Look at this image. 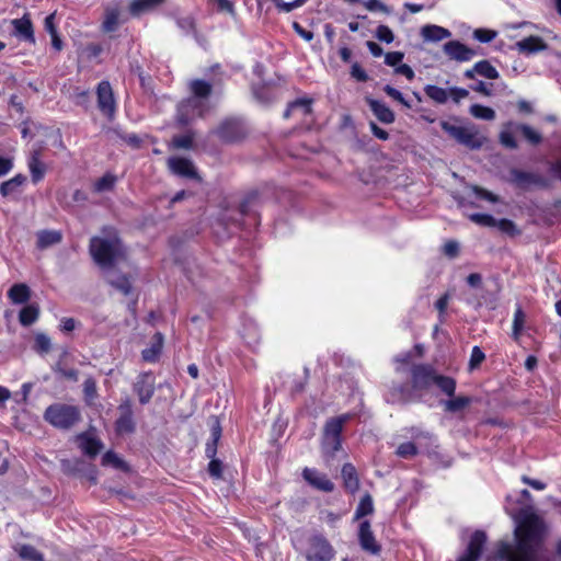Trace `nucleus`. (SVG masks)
<instances>
[{
  "mask_svg": "<svg viewBox=\"0 0 561 561\" xmlns=\"http://www.w3.org/2000/svg\"><path fill=\"white\" fill-rule=\"evenodd\" d=\"M515 131L522 134L527 142L533 146H538L542 141V136L539 131L535 130L527 124H515Z\"/></svg>",
  "mask_w": 561,
  "mask_h": 561,
  "instance_id": "obj_36",
  "label": "nucleus"
},
{
  "mask_svg": "<svg viewBox=\"0 0 561 561\" xmlns=\"http://www.w3.org/2000/svg\"><path fill=\"white\" fill-rule=\"evenodd\" d=\"M516 47L519 53L524 54H534L541 50H545L547 48V44L545 41L535 35H530L528 37H525L524 39L516 43Z\"/></svg>",
  "mask_w": 561,
  "mask_h": 561,
  "instance_id": "obj_28",
  "label": "nucleus"
},
{
  "mask_svg": "<svg viewBox=\"0 0 561 561\" xmlns=\"http://www.w3.org/2000/svg\"><path fill=\"white\" fill-rule=\"evenodd\" d=\"M474 70H477V73L481 77H484L486 79H497L499 78V71L494 66L490 64L489 60H480L474 64Z\"/></svg>",
  "mask_w": 561,
  "mask_h": 561,
  "instance_id": "obj_45",
  "label": "nucleus"
},
{
  "mask_svg": "<svg viewBox=\"0 0 561 561\" xmlns=\"http://www.w3.org/2000/svg\"><path fill=\"white\" fill-rule=\"evenodd\" d=\"M210 436L205 446V456L210 459L207 472L216 480L222 479L224 463L221 460L216 458L218 443L221 438L222 428L220 421L217 416H211L209 420Z\"/></svg>",
  "mask_w": 561,
  "mask_h": 561,
  "instance_id": "obj_6",
  "label": "nucleus"
},
{
  "mask_svg": "<svg viewBox=\"0 0 561 561\" xmlns=\"http://www.w3.org/2000/svg\"><path fill=\"white\" fill-rule=\"evenodd\" d=\"M164 2L165 0H133L129 4V12L133 15H139L140 13L158 8Z\"/></svg>",
  "mask_w": 561,
  "mask_h": 561,
  "instance_id": "obj_35",
  "label": "nucleus"
},
{
  "mask_svg": "<svg viewBox=\"0 0 561 561\" xmlns=\"http://www.w3.org/2000/svg\"><path fill=\"white\" fill-rule=\"evenodd\" d=\"M404 54L402 51H390L385 55V64L397 68L402 62Z\"/></svg>",
  "mask_w": 561,
  "mask_h": 561,
  "instance_id": "obj_61",
  "label": "nucleus"
},
{
  "mask_svg": "<svg viewBox=\"0 0 561 561\" xmlns=\"http://www.w3.org/2000/svg\"><path fill=\"white\" fill-rule=\"evenodd\" d=\"M358 542L360 548L370 554H378L381 551V546L376 541L369 520L360 522L358 527Z\"/></svg>",
  "mask_w": 561,
  "mask_h": 561,
  "instance_id": "obj_19",
  "label": "nucleus"
},
{
  "mask_svg": "<svg viewBox=\"0 0 561 561\" xmlns=\"http://www.w3.org/2000/svg\"><path fill=\"white\" fill-rule=\"evenodd\" d=\"M95 95L98 110L108 122H113L117 114V100L111 82L100 81L95 88Z\"/></svg>",
  "mask_w": 561,
  "mask_h": 561,
  "instance_id": "obj_9",
  "label": "nucleus"
},
{
  "mask_svg": "<svg viewBox=\"0 0 561 561\" xmlns=\"http://www.w3.org/2000/svg\"><path fill=\"white\" fill-rule=\"evenodd\" d=\"M202 103L195 99L183 100L176 108L175 121L179 127L188 126L196 117L203 116Z\"/></svg>",
  "mask_w": 561,
  "mask_h": 561,
  "instance_id": "obj_12",
  "label": "nucleus"
},
{
  "mask_svg": "<svg viewBox=\"0 0 561 561\" xmlns=\"http://www.w3.org/2000/svg\"><path fill=\"white\" fill-rule=\"evenodd\" d=\"M500 142L505 148H508L512 150L517 149V147H518L514 134L510 130H502L500 133Z\"/></svg>",
  "mask_w": 561,
  "mask_h": 561,
  "instance_id": "obj_60",
  "label": "nucleus"
},
{
  "mask_svg": "<svg viewBox=\"0 0 561 561\" xmlns=\"http://www.w3.org/2000/svg\"><path fill=\"white\" fill-rule=\"evenodd\" d=\"M511 182L519 190L527 191L531 185L540 188H548L550 181L545 176L529 171H524L517 168L510 170Z\"/></svg>",
  "mask_w": 561,
  "mask_h": 561,
  "instance_id": "obj_11",
  "label": "nucleus"
},
{
  "mask_svg": "<svg viewBox=\"0 0 561 561\" xmlns=\"http://www.w3.org/2000/svg\"><path fill=\"white\" fill-rule=\"evenodd\" d=\"M119 416L115 421V431L117 434H130L135 432V422L133 419V407L129 398L123 400L118 405Z\"/></svg>",
  "mask_w": 561,
  "mask_h": 561,
  "instance_id": "obj_15",
  "label": "nucleus"
},
{
  "mask_svg": "<svg viewBox=\"0 0 561 561\" xmlns=\"http://www.w3.org/2000/svg\"><path fill=\"white\" fill-rule=\"evenodd\" d=\"M12 25L22 39L32 44L35 43L33 23L27 15H23L21 19H14Z\"/></svg>",
  "mask_w": 561,
  "mask_h": 561,
  "instance_id": "obj_26",
  "label": "nucleus"
},
{
  "mask_svg": "<svg viewBox=\"0 0 561 561\" xmlns=\"http://www.w3.org/2000/svg\"><path fill=\"white\" fill-rule=\"evenodd\" d=\"M375 36L377 37L378 41L387 43V44L392 43L394 39V35H393V32L391 31V28L383 24H381L377 27Z\"/></svg>",
  "mask_w": 561,
  "mask_h": 561,
  "instance_id": "obj_58",
  "label": "nucleus"
},
{
  "mask_svg": "<svg viewBox=\"0 0 561 561\" xmlns=\"http://www.w3.org/2000/svg\"><path fill=\"white\" fill-rule=\"evenodd\" d=\"M351 76L355 78L358 82H366L369 79L367 72L357 62L352 65Z\"/></svg>",
  "mask_w": 561,
  "mask_h": 561,
  "instance_id": "obj_62",
  "label": "nucleus"
},
{
  "mask_svg": "<svg viewBox=\"0 0 561 561\" xmlns=\"http://www.w3.org/2000/svg\"><path fill=\"white\" fill-rule=\"evenodd\" d=\"M27 168L33 184H38L44 180L47 172V165L42 160V148H37L31 151L27 158Z\"/></svg>",
  "mask_w": 561,
  "mask_h": 561,
  "instance_id": "obj_20",
  "label": "nucleus"
},
{
  "mask_svg": "<svg viewBox=\"0 0 561 561\" xmlns=\"http://www.w3.org/2000/svg\"><path fill=\"white\" fill-rule=\"evenodd\" d=\"M121 12L117 8H107L104 13V20L101 30L104 33L115 32L119 26Z\"/></svg>",
  "mask_w": 561,
  "mask_h": 561,
  "instance_id": "obj_33",
  "label": "nucleus"
},
{
  "mask_svg": "<svg viewBox=\"0 0 561 561\" xmlns=\"http://www.w3.org/2000/svg\"><path fill=\"white\" fill-rule=\"evenodd\" d=\"M443 50L449 59L458 62L470 61L476 56L474 49L456 39L445 43Z\"/></svg>",
  "mask_w": 561,
  "mask_h": 561,
  "instance_id": "obj_18",
  "label": "nucleus"
},
{
  "mask_svg": "<svg viewBox=\"0 0 561 561\" xmlns=\"http://www.w3.org/2000/svg\"><path fill=\"white\" fill-rule=\"evenodd\" d=\"M419 453L417 446L413 442H405L398 446L396 454L400 458L409 459L416 456Z\"/></svg>",
  "mask_w": 561,
  "mask_h": 561,
  "instance_id": "obj_52",
  "label": "nucleus"
},
{
  "mask_svg": "<svg viewBox=\"0 0 561 561\" xmlns=\"http://www.w3.org/2000/svg\"><path fill=\"white\" fill-rule=\"evenodd\" d=\"M546 533L545 520L536 513H526L514 530V543L499 541L495 558L501 561H537Z\"/></svg>",
  "mask_w": 561,
  "mask_h": 561,
  "instance_id": "obj_1",
  "label": "nucleus"
},
{
  "mask_svg": "<svg viewBox=\"0 0 561 561\" xmlns=\"http://www.w3.org/2000/svg\"><path fill=\"white\" fill-rule=\"evenodd\" d=\"M82 391H83V399H84L85 403L89 405L93 404V402L99 397V393H98L96 380L92 376L87 377L85 380L83 381V390Z\"/></svg>",
  "mask_w": 561,
  "mask_h": 561,
  "instance_id": "obj_42",
  "label": "nucleus"
},
{
  "mask_svg": "<svg viewBox=\"0 0 561 561\" xmlns=\"http://www.w3.org/2000/svg\"><path fill=\"white\" fill-rule=\"evenodd\" d=\"M382 90L389 98L399 102L404 107H407V108L412 107L411 103L404 99L403 94L399 90L393 88L392 85L386 84Z\"/></svg>",
  "mask_w": 561,
  "mask_h": 561,
  "instance_id": "obj_56",
  "label": "nucleus"
},
{
  "mask_svg": "<svg viewBox=\"0 0 561 561\" xmlns=\"http://www.w3.org/2000/svg\"><path fill=\"white\" fill-rule=\"evenodd\" d=\"M468 95L469 92L465 88L454 87L448 90V98L450 96L455 103H459Z\"/></svg>",
  "mask_w": 561,
  "mask_h": 561,
  "instance_id": "obj_63",
  "label": "nucleus"
},
{
  "mask_svg": "<svg viewBox=\"0 0 561 561\" xmlns=\"http://www.w3.org/2000/svg\"><path fill=\"white\" fill-rule=\"evenodd\" d=\"M421 35L424 41L439 42L451 36V32L443 26L427 24L421 28Z\"/></svg>",
  "mask_w": 561,
  "mask_h": 561,
  "instance_id": "obj_29",
  "label": "nucleus"
},
{
  "mask_svg": "<svg viewBox=\"0 0 561 561\" xmlns=\"http://www.w3.org/2000/svg\"><path fill=\"white\" fill-rule=\"evenodd\" d=\"M164 336L162 333L157 332L150 342V346L142 350L141 358L146 363H157L160 358L163 348Z\"/></svg>",
  "mask_w": 561,
  "mask_h": 561,
  "instance_id": "obj_24",
  "label": "nucleus"
},
{
  "mask_svg": "<svg viewBox=\"0 0 561 561\" xmlns=\"http://www.w3.org/2000/svg\"><path fill=\"white\" fill-rule=\"evenodd\" d=\"M472 192L476 194L478 198L488 201L493 204L499 203L500 201L497 195L478 185L472 186Z\"/></svg>",
  "mask_w": 561,
  "mask_h": 561,
  "instance_id": "obj_59",
  "label": "nucleus"
},
{
  "mask_svg": "<svg viewBox=\"0 0 561 561\" xmlns=\"http://www.w3.org/2000/svg\"><path fill=\"white\" fill-rule=\"evenodd\" d=\"M312 104L313 99L311 98H299L287 104L284 111L283 117L288 119L290 117H300L302 119L312 117Z\"/></svg>",
  "mask_w": 561,
  "mask_h": 561,
  "instance_id": "obj_17",
  "label": "nucleus"
},
{
  "mask_svg": "<svg viewBox=\"0 0 561 561\" xmlns=\"http://www.w3.org/2000/svg\"><path fill=\"white\" fill-rule=\"evenodd\" d=\"M61 241V233L55 230H42L37 234V245L41 249L48 248Z\"/></svg>",
  "mask_w": 561,
  "mask_h": 561,
  "instance_id": "obj_38",
  "label": "nucleus"
},
{
  "mask_svg": "<svg viewBox=\"0 0 561 561\" xmlns=\"http://www.w3.org/2000/svg\"><path fill=\"white\" fill-rule=\"evenodd\" d=\"M450 300V294H443L434 304L435 309L438 312L439 324L445 323L447 317V307Z\"/></svg>",
  "mask_w": 561,
  "mask_h": 561,
  "instance_id": "obj_51",
  "label": "nucleus"
},
{
  "mask_svg": "<svg viewBox=\"0 0 561 561\" xmlns=\"http://www.w3.org/2000/svg\"><path fill=\"white\" fill-rule=\"evenodd\" d=\"M89 251L93 261L101 267H112L123 256V245L118 238L92 237Z\"/></svg>",
  "mask_w": 561,
  "mask_h": 561,
  "instance_id": "obj_5",
  "label": "nucleus"
},
{
  "mask_svg": "<svg viewBox=\"0 0 561 561\" xmlns=\"http://www.w3.org/2000/svg\"><path fill=\"white\" fill-rule=\"evenodd\" d=\"M443 251L448 257H456L459 254V244L455 240H448L444 244Z\"/></svg>",
  "mask_w": 561,
  "mask_h": 561,
  "instance_id": "obj_64",
  "label": "nucleus"
},
{
  "mask_svg": "<svg viewBox=\"0 0 561 561\" xmlns=\"http://www.w3.org/2000/svg\"><path fill=\"white\" fill-rule=\"evenodd\" d=\"M472 35L480 43H490L497 36V32L489 28H477Z\"/></svg>",
  "mask_w": 561,
  "mask_h": 561,
  "instance_id": "obj_57",
  "label": "nucleus"
},
{
  "mask_svg": "<svg viewBox=\"0 0 561 561\" xmlns=\"http://www.w3.org/2000/svg\"><path fill=\"white\" fill-rule=\"evenodd\" d=\"M214 134L221 142L232 145L244 140L248 136V129L242 119L227 117L219 123Z\"/></svg>",
  "mask_w": 561,
  "mask_h": 561,
  "instance_id": "obj_8",
  "label": "nucleus"
},
{
  "mask_svg": "<svg viewBox=\"0 0 561 561\" xmlns=\"http://www.w3.org/2000/svg\"><path fill=\"white\" fill-rule=\"evenodd\" d=\"M39 308L37 305L30 304L24 306L19 312V322L23 327H30L37 321Z\"/></svg>",
  "mask_w": 561,
  "mask_h": 561,
  "instance_id": "obj_34",
  "label": "nucleus"
},
{
  "mask_svg": "<svg viewBox=\"0 0 561 561\" xmlns=\"http://www.w3.org/2000/svg\"><path fill=\"white\" fill-rule=\"evenodd\" d=\"M440 127L457 142L470 149H479L482 146V141L479 139L478 133L472 128L456 126L447 121H440Z\"/></svg>",
  "mask_w": 561,
  "mask_h": 561,
  "instance_id": "obj_10",
  "label": "nucleus"
},
{
  "mask_svg": "<svg viewBox=\"0 0 561 561\" xmlns=\"http://www.w3.org/2000/svg\"><path fill=\"white\" fill-rule=\"evenodd\" d=\"M470 113L476 118L492 121L495 117V112L493 108L489 106H484L481 104H472L470 106Z\"/></svg>",
  "mask_w": 561,
  "mask_h": 561,
  "instance_id": "obj_50",
  "label": "nucleus"
},
{
  "mask_svg": "<svg viewBox=\"0 0 561 561\" xmlns=\"http://www.w3.org/2000/svg\"><path fill=\"white\" fill-rule=\"evenodd\" d=\"M110 284L125 296L130 295L133 291L131 280L127 274L119 275L116 279L111 280Z\"/></svg>",
  "mask_w": 561,
  "mask_h": 561,
  "instance_id": "obj_49",
  "label": "nucleus"
},
{
  "mask_svg": "<svg viewBox=\"0 0 561 561\" xmlns=\"http://www.w3.org/2000/svg\"><path fill=\"white\" fill-rule=\"evenodd\" d=\"M374 512V503L371 495L366 493L359 501L356 511H355V519H360L367 515L373 514Z\"/></svg>",
  "mask_w": 561,
  "mask_h": 561,
  "instance_id": "obj_46",
  "label": "nucleus"
},
{
  "mask_svg": "<svg viewBox=\"0 0 561 561\" xmlns=\"http://www.w3.org/2000/svg\"><path fill=\"white\" fill-rule=\"evenodd\" d=\"M302 479L314 490L331 493L335 489V484L328 477L327 473L319 471L316 468L306 467L301 472Z\"/></svg>",
  "mask_w": 561,
  "mask_h": 561,
  "instance_id": "obj_13",
  "label": "nucleus"
},
{
  "mask_svg": "<svg viewBox=\"0 0 561 561\" xmlns=\"http://www.w3.org/2000/svg\"><path fill=\"white\" fill-rule=\"evenodd\" d=\"M449 399L443 402L444 411L449 413H457L466 408H468L472 403V398L469 396H453L448 397Z\"/></svg>",
  "mask_w": 561,
  "mask_h": 561,
  "instance_id": "obj_30",
  "label": "nucleus"
},
{
  "mask_svg": "<svg viewBox=\"0 0 561 561\" xmlns=\"http://www.w3.org/2000/svg\"><path fill=\"white\" fill-rule=\"evenodd\" d=\"M8 297L13 304H25L31 298V289L24 283H18L8 290Z\"/></svg>",
  "mask_w": 561,
  "mask_h": 561,
  "instance_id": "obj_31",
  "label": "nucleus"
},
{
  "mask_svg": "<svg viewBox=\"0 0 561 561\" xmlns=\"http://www.w3.org/2000/svg\"><path fill=\"white\" fill-rule=\"evenodd\" d=\"M335 554L334 547L323 534L317 533L308 537L306 561H333Z\"/></svg>",
  "mask_w": 561,
  "mask_h": 561,
  "instance_id": "obj_7",
  "label": "nucleus"
},
{
  "mask_svg": "<svg viewBox=\"0 0 561 561\" xmlns=\"http://www.w3.org/2000/svg\"><path fill=\"white\" fill-rule=\"evenodd\" d=\"M411 389L407 385H398L391 389L392 402L409 403L414 391H426L435 385L442 393L453 397L456 393L457 381L454 377L438 374L431 364H413L410 368Z\"/></svg>",
  "mask_w": 561,
  "mask_h": 561,
  "instance_id": "obj_2",
  "label": "nucleus"
},
{
  "mask_svg": "<svg viewBox=\"0 0 561 561\" xmlns=\"http://www.w3.org/2000/svg\"><path fill=\"white\" fill-rule=\"evenodd\" d=\"M341 478L343 480V488L350 494H355L360 488V481L355 466L351 462H345L341 468Z\"/></svg>",
  "mask_w": 561,
  "mask_h": 561,
  "instance_id": "obj_22",
  "label": "nucleus"
},
{
  "mask_svg": "<svg viewBox=\"0 0 561 561\" xmlns=\"http://www.w3.org/2000/svg\"><path fill=\"white\" fill-rule=\"evenodd\" d=\"M424 92L435 103L445 104L448 101V90L442 87L435 84H426L424 87Z\"/></svg>",
  "mask_w": 561,
  "mask_h": 561,
  "instance_id": "obj_41",
  "label": "nucleus"
},
{
  "mask_svg": "<svg viewBox=\"0 0 561 561\" xmlns=\"http://www.w3.org/2000/svg\"><path fill=\"white\" fill-rule=\"evenodd\" d=\"M485 359V354L479 346H473L471 350V355L469 359V370H474L480 367V365Z\"/></svg>",
  "mask_w": 561,
  "mask_h": 561,
  "instance_id": "obj_55",
  "label": "nucleus"
},
{
  "mask_svg": "<svg viewBox=\"0 0 561 561\" xmlns=\"http://www.w3.org/2000/svg\"><path fill=\"white\" fill-rule=\"evenodd\" d=\"M78 446L90 458L96 457L103 448L102 442L83 432L77 435Z\"/></svg>",
  "mask_w": 561,
  "mask_h": 561,
  "instance_id": "obj_23",
  "label": "nucleus"
},
{
  "mask_svg": "<svg viewBox=\"0 0 561 561\" xmlns=\"http://www.w3.org/2000/svg\"><path fill=\"white\" fill-rule=\"evenodd\" d=\"M32 350L39 355L48 354L51 351L50 337L45 333H36Z\"/></svg>",
  "mask_w": 561,
  "mask_h": 561,
  "instance_id": "obj_43",
  "label": "nucleus"
},
{
  "mask_svg": "<svg viewBox=\"0 0 561 561\" xmlns=\"http://www.w3.org/2000/svg\"><path fill=\"white\" fill-rule=\"evenodd\" d=\"M486 534L484 530H474L470 536L465 552L457 561H479L486 543Z\"/></svg>",
  "mask_w": 561,
  "mask_h": 561,
  "instance_id": "obj_14",
  "label": "nucleus"
},
{
  "mask_svg": "<svg viewBox=\"0 0 561 561\" xmlns=\"http://www.w3.org/2000/svg\"><path fill=\"white\" fill-rule=\"evenodd\" d=\"M134 391L138 396L141 404H147L154 394V377L151 371H145L138 375L134 383Z\"/></svg>",
  "mask_w": 561,
  "mask_h": 561,
  "instance_id": "obj_16",
  "label": "nucleus"
},
{
  "mask_svg": "<svg viewBox=\"0 0 561 561\" xmlns=\"http://www.w3.org/2000/svg\"><path fill=\"white\" fill-rule=\"evenodd\" d=\"M354 415V413L347 412L325 421L321 437V449L324 456L333 459L342 449L344 425L350 422Z\"/></svg>",
  "mask_w": 561,
  "mask_h": 561,
  "instance_id": "obj_3",
  "label": "nucleus"
},
{
  "mask_svg": "<svg viewBox=\"0 0 561 561\" xmlns=\"http://www.w3.org/2000/svg\"><path fill=\"white\" fill-rule=\"evenodd\" d=\"M25 182H26V176L22 173H18L10 180L4 181L0 184V194L3 197H7L11 193H13L19 186L23 185Z\"/></svg>",
  "mask_w": 561,
  "mask_h": 561,
  "instance_id": "obj_40",
  "label": "nucleus"
},
{
  "mask_svg": "<svg viewBox=\"0 0 561 561\" xmlns=\"http://www.w3.org/2000/svg\"><path fill=\"white\" fill-rule=\"evenodd\" d=\"M170 170L182 178L198 179V173L193 162L183 157H172L168 160Z\"/></svg>",
  "mask_w": 561,
  "mask_h": 561,
  "instance_id": "obj_21",
  "label": "nucleus"
},
{
  "mask_svg": "<svg viewBox=\"0 0 561 561\" xmlns=\"http://www.w3.org/2000/svg\"><path fill=\"white\" fill-rule=\"evenodd\" d=\"M43 419L56 430L69 431L81 422L82 414L77 405L56 402L45 409Z\"/></svg>",
  "mask_w": 561,
  "mask_h": 561,
  "instance_id": "obj_4",
  "label": "nucleus"
},
{
  "mask_svg": "<svg viewBox=\"0 0 561 561\" xmlns=\"http://www.w3.org/2000/svg\"><path fill=\"white\" fill-rule=\"evenodd\" d=\"M102 466H112L123 471L128 470L127 463L112 450H108L103 455Z\"/></svg>",
  "mask_w": 561,
  "mask_h": 561,
  "instance_id": "obj_48",
  "label": "nucleus"
},
{
  "mask_svg": "<svg viewBox=\"0 0 561 561\" xmlns=\"http://www.w3.org/2000/svg\"><path fill=\"white\" fill-rule=\"evenodd\" d=\"M18 554L23 560L28 561H44V556L32 545H21L18 549Z\"/></svg>",
  "mask_w": 561,
  "mask_h": 561,
  "instance_id": "obj_44",
  "label": "nucleus"
},
{
  "mask_svg": "<svg viewBox=\"0 0 561 561\" xmlns=\"http://www.w3.org/2000/svg\"><path fill=\"white\" fill-rule=\"evenodd\" d=\"M469 219L483 227H495L496 219L490 214L474 213L469 215Z\"/></svg>",
  "mask_w": 561,
  "mask_h": 561,
  "instance_id": "obj_54",
  "label": "nucleus"
},
{
  "mask_svg": "<svg viewBox=\"0 0 561 561\" xmlns=\"http://www.w3.org/2000/svg\"><path fill=\"white\" fill-rule=\"evenodd\" d=\"M367 103L374 115L383 124H391L394 122L396 116L393 111L385 103L378 100L368 99Z\"/></svg>",
  "mask_w": 561,
  "mask_h": 561,
  "instance_id": "obj_27",
  "label": "nucleus"
},
{
  "mask_svg": "<svg viewBox=\"0 0 561 561\" xmlns=\"http://www.w3.org/2000/svg\"><path fill=\"white\" fill-rule=\"evenodd\" d=\"M195 138V131L190 129L183 135H176L172 138V144L178 149H192Z\"/></svg>",
  "mask_w": 561,
  "mask_h": 561,
  "instance_id": "obj_47",
  "label": "nucleus"
},
{
  "mask_svg": "<svg viewBox=\"0 0 561 561\" xmlns=\"http://www.w3.org/2000/svg\"><path fill=\"white\" fill-rule=\"evenodd\" d=\"M526 322V314L520 306L514 312L512 337L515 342H519Z\"/></svg>",
  "mask_w": 561,
  "mask_h": 561,
  "instance_id": "obj_37",
  "label": "nucleus"
},
{
  "mask_svg": "<svg viewBox=\"0 0 561 561\" xmlns=\"http://www.w3.org/2000/svg\"><path fill=\"white\" fill-rule=\"evenodd\" d=\"M190 91L193 94L192 99H207L210 96L213 92V85L203 80V79H194L190 82Z\"/></svg>",
  "mask_w": 561,
  "mask_h": 561,
  "instance_id": "obj_32",
  "label": "nucleus"
},
{
  "mask_svg": "<svg viewBox=\"0 0 561 561\" xmlns=\"http://www.w3.org/2000/svg\"><path fill=\"white\" fill-rule=\"evenodd\" d=\"M117 182V176L113 173H105L103 176L98 179L93 184V192L103 193L113 191Z\"/></svg>",
  "mask_w": 561,
  "mask_h": 561,
  "instance_id": "obj_39",
  "label": "nucleus"
},
{
  "mask_svg": "<svg viewBox=\"0 0 561 561\" xmlns=\"http://www.w3.org/2000/svg\"><path fill=\"white\" fill-rule=\"evenodd\" d=\"M495 227L503 233H506L511 237L519 233L515 222L507 218L496 219Z\"/></svg>",
  "mask_w": 561,
  "mask_h": 561,
  "instance_id": "obj_53",
  "label": "nucleus"
},
{
  "mask_svg": "<svg viewBox=\"0 0 561 561\" xmlns=\"http://www.w3.org/2000/svg\"><path fill=\"white\" fill-rule=\"evenodd\" d=\"M263 204L262 194L257 190L250 191L239 206L242 216L256 215V209Z\"/></svg>",
  "mask_w": 561,
  "mask_h": 561,
  "instance_id": "obj_25",
  "label": "nucleus"
}]
</instances>
